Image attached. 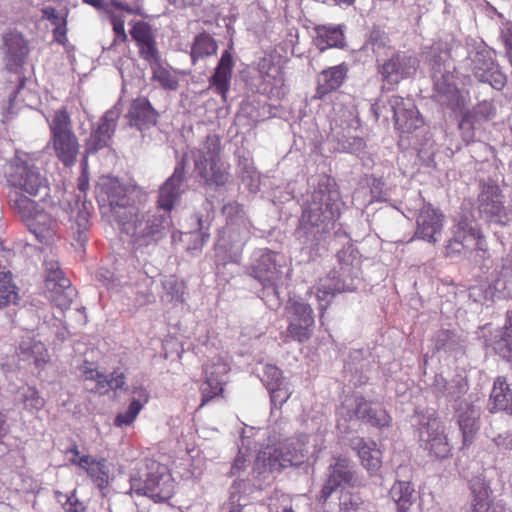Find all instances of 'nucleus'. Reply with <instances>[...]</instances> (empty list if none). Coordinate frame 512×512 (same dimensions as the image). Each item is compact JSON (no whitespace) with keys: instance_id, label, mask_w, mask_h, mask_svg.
Segmentation results:
<instances>
[{"instance_id":"nucleus-32","label":"nucleus","mask_w":512,"mask_h":512,"mask_svg":"<svg viewBox=\"0 0 512 512\" xmlns=\"http://www.w3.org/2000/svg\"><path fill=\"white\" fill-rule=\"evenodd\" d=\"M466 409L458 415V425L462 432L464 445L470 444L474 438L475 433L479 429L478 419L480 416L479 410L468 403H465Z\"/></svg>"},{"instance_id":"nucleus-48","label":"nucleus","mask_w":512,"mask_h":512,"mask_svg":"<svg viewBox=\"0 0 512 512\" xmlns=\"http://www.w3.org/2000/svg\"><path fill=\"white\" fill-rule=\"evenodd\" d=\"M110 22L115 34L114 44L125 43L128 40V36L125 32V20L122 15L115 13L110 14Z\"/></svg>"},{"instance_id":"nucleus-41","label":"nucleus","mask_w":512,"mask_h":512,"mask_svg":"<svg viewBox=\"0 0 512 512\" xmlns=\"http://www.w3.org/2000/svg\"><path fill=\"white\" fill-rule=\"evenodd\" d=\"M344 35L338 28H319L317 45L320 50H325L331 47H338L343 44Z\"/></svg>"},{"instance_id":"nucleus-53","label":"nucleus","mask_w":512,"mask_h":512,"mask_svg":"<svg viewBox=\"0 0 512 512\" xmlns=\"http://www.w3.org/2000/svg\"><path fill=\"white\" fill-rule=\"evenodd\" d=\"M337 259L341 265V270L343 274L347 271H350V266H353L354 261L356 260V256L354 255V250L352 245L349 244L347 248H343L337 253Z\"/></svg>"},{"instance_id":"nucleus-58","label":"nucleus","mask_w":512,"mask_h":512,"mask_svg":"<svg viewBox=\"0 0 512 512\" xmlns=\"http://www.w3.org/2000/svg\"><path fill=\"white\" fill-rule=\"evenodd\" d=\"M491 294V288H483L482 286H473L469 289V297L473 298L475 302H482L488 299V295Z\"/></svg>"},{"instance_id":"nucleus-37","label":"nucleus","mask_w":512,"mask_h":512,"mask_svg":"<svg viewBox=\"0 0 512 512\" xmlns=\"http://www.w3.org/2000/svg\"><path fill=\"white\" fill-rule=\"evenodd\" d=\"M390 496L397 506V511H408L415 500V489L411 482L397 481L390 490Z\"/></svg>"},{"instance_id":"nucleus-6","label":"nucleus","mask_w":512,"mask_h":512,"mask_svg":"<svg viewBox=\"0 0 512 512\" xmlns=\"http://www.w3.org/2000/svg\"><path fill=\"white\" fill-rule=\"evenodd\" d=\"M184 179V168L176 167L172 175L159 187L152 224H168L171 221V213L184 193Z\"/></svg>"},{"instance_id":"nucleus-20","label":"nucleus","mask_w":512,"mask_h":512,"mask_svg":"<svg viewBox=\"0 0 512 512\" xmlns=\"http://www.w3.org/2000/svg\"><path fill=\"white\" fill-rule=\"evenodd\" d=\"M472 62V73L478 81L488 83L497 90L504 87L506 77L487 53L477 52Z\"/></svg>"},{"instance_id":"nucleus-8","label":"nucleus","mask_w":512,"mask_h":512,"mask_svg":"<svg viewBox=\"0 0 512 512\" xmlns=\"http://www.w3.org/2000/svg\"><path fill=\"white\" fill-rule=\"evenodd\" d=\"M342 484L359 487L362 485V479L349 459L338 457L328 467V477L320 490L318 502L325 504Z\"/></svg>"},{"instance_id":"nucleus-44","label":"nucleus","mask_w":512,"mask_h":512,"mask_svg":"<svg viewBox=\"0 0 512 512\" xmlns=\"http://www.w3.org/2000/svg\"><path fill=\"white\" fill-rule=\"evenodd\" d=\"M367 43L371 46L372 51L376 52L389 47L390 38L385 30L379 26H374L370 31Z\"/></svg>"},{"instance_id":"nucleus-61","label":"nucleus","mask_w":512,"mask_h":512,"mask_svg":"<svg viewBox=\"0 0 512 512\" xmlns=\"http://www.w3.org/2000/svg\"><path fill=\"white\" fill-rule=\"evenodd\" d=\"M72 463H77L79 467L86 468L89 465L97 464L99 470H101L105 466V460L102 459L100 461H96L93 457L89 455L82 456L78 461L75 459L71 460Z\"/></svg>"},{"instance_id":"nucleus-31","label":"nucleus","mask_w":512,"mask_h":512,"mask_svg":"<svg viewBox=\"0 0 512 512\" xmlns=\"http://www.w3.org/2000/svg\"><path fill=\"white\" fill-rule=\"evenodd\" d=\"M151 69V80L167 91H175L179 88V78L175 71L165 67L161 57L148 63Z\"/></svg>"},{"instance_id":"nucleus-1","label":"nucleus","mask_w":512,"mask_h":512,"mask_svg":"<svg viewBox=\"0 0 512 512\" xmlns=\"http://www.w3.org/2000/svg\"><path fill=\"white\" fill-rule=\"evenodd\" d=\"M194 172L206 186L220 187L230 179V165L221 157V139L216 134L206 136L202 146L191 151Z\"/></svg>"},{"instance_id":"nucleus-57","label":"nucleus","mask_w":512,"mask_h":512,"mask_svg":"<svg viewBox=\"0 0 512 512\" xmlns=\"http://www.w3.org/2000/svg\"><path fill=\"white\" fill-rule=\"evenodd\" d=\"M114 512H137V505L129 498L126 497L113 504Z\"/></svg>"},{"instance_id":"nucleus-14","label":"nucleus","mask_w":512,"mask_h":512,"mask_svg":"<svg viewBox=\"0 0 512 512\" xmlns=\"http://www.w3.org/2000/svg\"><path fill=\"white\" fill-rule=\"evenodd\" d=\"M230 368L221 357H214L204 367L205 386L202 388L201 406L223 391V385L228 381Z\"/></svg>"},{"instance_id":"nucleus-42","label":"nucleus","mask_w":512,"mask_h":512,"mask_svg":"<svg viewBox=\"0 0 512 512\" xmlns=\"http://www.w3.org/2000/svg\"><path fill=\"white\" fill-rule=\"evenodd\" d=\"M339 505L343 512H358L364 505V500L359 492L346 490L340 496Z\"/></svg>"},{"instance_id":"nucleus-7","label":"nucleus","mask_w":512,"mask_h":512,"mask_svg":"<svg viewBox=\"0 0 512 512\" xmlns=\"http://www.w3.org/2000/svg\"><path fill=\"white\" fill-rule=\"evenodd\" d=\"M44 268L48 298L62 311L68 309L76 297L77 291L72 287L70 280L64 276L58 261L45 260Z\"/></svg>"},{"instance_id":"nucleus-64","label":"nucleus","mask_w":512,"mask_h":512,"mask_svg":"<svg viewBox=\"0 0 512 512\" xmlns=\"http://www.w3.org/2000/svg\"><path fill=\"white\" fill-rule=\"evenodd\" d=\"M42 18L49 20L54 26L60 24L62 20V18L58 16L56 9L52 6H47L42 9Z\"/></svg>"},{"instance_id":"nucleus-46","label":"nucleus","mask_w":512,"mask_h":512,"mask_svg":"<svg viewBox=\"0 0 512 512\" xmlns=\"http://www.w3.org/2000/svg\"><path fill=\"white\" fill-rule=\"evenodd\" d=\"M504 328H505V332H501V337L499 340L494 342L493 349L503 359L510 361L511 357H512V346H511L510 334L508 333L507 325H505Z\"/></svg>"},{"instance_id":"nucleus-47","label":"nucleus","mask_w":512,"mask_h":512,"mask_svg":"<svg viewBox=\"0 0 512 512\" xmlns=\"http://www.w3.org/2000/svg\"><path fill=\"white\" fill-rule=\"evenodd\" d=\"M443 219L441 211L428 204L422 208L416 224H440Z\"/></svg>"},{"instance_id":"nucleus-56","label":"nucleus","mask_w":512,"mask_h":512,"mask_svg":"<svg viewBox=\"0 0 512 512\" xmlns=\"http://www.w3.org/2000/svg\"><path fill=\"white\" fill-rule=\"evenodd\" d=\"M53 36L55 41L64 45L68 41L67 38V20L65 17L62 18L61 23L55 25L53 29Z\"/></svg>"},{"instance_id":"nucleus-49","label":"nucleus","mask_w":512,"mask_h":512,"mask_svg":"<svg viewBox=\"0 0 512 512\" xmlns=\"http://www.w3.org/2000/svg\"><path fill=\"white\" fill-rule=\"evenodd\" d=\"M97 382L101 387H104V384H107L111 389H120L124 386V374L122 372L114 371L109 376H105L96 372Z\"/></svg>"},{"instance_id":"nucleus-62","label":"nucleus","mask_w":512,"mask_h":512,"mask_svg":"<svg viewBox=\"0 0 512 512\" xmlns=\"http://www.w3.org/2000/svg\"><path fill=\"white\" fill-rule=\"evenodd\" d=\"M168 3L175 8L185 9L194 8L202 5L204 0H167Z\"/></svg>"},{"instance_id":"nucleus-10","label":"nucleus","mask_w":512,"mask_h":512,"mask_svg":"<svg viewBox=\"0 0 512 512\" xmlns=\"http://www.w3.org/2000/svg\"><path fill=\"white\" fill-rule=\"evenodd\" d=\"M419 64L420 61L417 56L399 50L378 67V72L384 84L394 86L415 75Z\"/></svg>"},{"instance_id":"nucleus-4","label":"nucleus","mask_w":512,"mask_h":512,"mask_svg":"<svg viewBox=\"0 0 512 512\" xmlns=\"http://www.w3.org/2000/svg\"><path fill=\"white\" fill-rule=\"evenodd\" d=\"M50 143L55 156L65 166L72 167L77 161L80 151L78 138L73 131L72 120L66 107L54 112L48 120Z\"/></svg>"},{"instance_id":"nucleus-59","label":"nucleus","mask_w":512,"mask_h":512,"mask_svg":"<svg viewBox=\"0 0 512 512\" xmlns=\"http://www.w3.org/2000/svg\"><path fill=\"white\" fill-rule=\"evenodd\" d=\"M96 279L98 282L102 283L107 289H110L113 285V273L106 269L100 268L96 273Z\"/></svg>"},{"instance_id":"nucleus-24","label":"nucleus","mask_w":512,"mask_h":512,"mask_svg":"<svg viewBox=\"0 0 512 512\" xmlns=\"http://www.w3.org/2000/svg\"><path fill=\"white\" fill-rule=\"evenodd\" d=\"M128 117L131 126L144 130L156 125L159 113L147 98H138L133 101Z\"/></svg>"},{"instance_id":"nucleus-12","label":"nucleus","mask_w":512,"mask_h":512,"mask_svg":"<svg viewBox=\"0 0 512 512\" xmlns=\"http://www.w3.org/2000/svg\"><path fill=\"white\" fill-rule=\"evenodd\" d=\"M8 182L31 196H37L41 190L47 189V180L37 168L21 160H16L13 164Z\"/></svg>"},{"instance_id":"nucleus-52","label":"nucleus","mask_w":512,"mask_h":512,"mask_svg":"<svg viewBox=\"0 0 512 512\" xmlns=\"http://www.w3.org/2000/svg\"><path fill=\"white\" fill-rule=\"evenodd\" d=\"M270 399L273 407H281L290 397V393L286 387H282V385H278L275 387H270Z\"/></svg>"},{"instance_id":"nucleus-28","label":"nucleus","mask_w":512,"mask_h":512,"mask_svg":"<svg viewBox=\"0 0 512 512\" xmlns=\"http://www.w3.org/2000/svg\"><path fill=\"white\" fill-rule=\"evenodd\" d=\"M351 447L357 450L363 467L370 475H375L381 468V452L377 449H372L362 438L358 437L351 440Z\"/></svg>"},{"instance_id":"nucleus-22","label":"nucleus","mask_w":512,"mask_h":512,"mask_svg":"<svg viewBox=\"0 0 512 512\" xmlns=\"http://www.w3.org/2000/svg\"><path fill=\"white\" fill-rule=\"evenodd\" d=\"M348 68L345 63L323 70L317 79L313 99L322 100L328 94L342 86L347 77Z\"/></svg>"},{"instance_id":"nucleus-39","label":"nucleus","mask_w":512,"mask_h":512,"mask_svg":"<svg viewBox=\"0 0 512 512\" xmlns=\"http://www.w3.org/2000/svg\"><path fill=\"white\" fill-rule=\"evenodd\" d=\"M11 278L10 271L0 265V308L10 303L15 304L18 299V294L15 291L16 287L11 285Z\"/></svg>"},{"instance_id":"nucleus-19","label":"nucleus","mask_w":512,"mask_h":512,"mask_svg":"<svg viewBox=\"0 0 512 512\" xmlns=\"http://www.w3.org/2000/svg\"><path fill=\"white\" fill-rule=\"evenodd\" d=\"M234 65L235 63L231 52L224 50L213 74L208 80L209 89H213L214 93L220 95L223 102L227 101L230 91Z\"/></svg>"},{"instance_id":"nucleus-45","label":"nucleus","mask_w":512,"mask_h":512,"mask_svg":"<svg viewBox=\"0 0 512 512\" xmlns=\"http://www.w3.org/2000/svg\"><path fill=\"white\" fill-rule=\"evenodd\" d=\"M159 226H139L134 245L146 246L160 237Z\"/></svg>"},{"instance_id":"nucleus-40","label":"nucleus","mask_w":512,"mask_h":512,"mask_svg":"<svg viewBox=\"0 0 512 512\" xmlns=\"http://www.w3.org/2000/svg\"><path fill=\"white\" fill-rule=\"evenodd\" d=\"M17 401L21 402L27 410L39 411L45 405V399L39 395L35 387H21L17 391Z\"/></svg>"},{"instance_id":"nucleus-16","label":"nucleus","mask_w":512,"mask_h":512,"mask_svg":"<svg viewBox=\"0 0 512 512\" xmlns=\"http://www.w3.org/2000/svg\"><path fill=\"white\" fill-rule=\"evenodd\" d=\"M291 308L292 315L288 326L289 335L299 342L307 341L313 332V310L309 304L299 301H295Z\"/></svg>"},{"instance_id":"nucleus-25","label":"nucleus","mask_w":512,"mask_h":512,"mask_svg":"<svg viewBox=\"0 0 512 512\" xmlns=\"http://www.w3.org/2000/svg\"><path fill=\"white\" fill-rule=\"evenodd\" d=\"M488 409L491 413L506 412L512 415V394L506 378L498 377L493 385Z\"/></svg>"},{"instance_id":"nucleus-43","label":"nucleus","mask_w":512,"mask_h":512,"mask_svg":"<svg viewBox=\"0 0 512 512\" xmlns=\"http://www.w3.org/2000/svg\"><path fill=\"white\" fill-rule=\"evenodd\" d=\"M29 231L35 242L31 240L27 243L28 245L36 246V243L51 245L54 241L55 231L52 226H29Z\"/></svg>"},{"instance_id":"nucleus-27","label":"nucleus","mask_w":512,"mask_h":512,"mask_svg":"<svg viewBox=\"0 0 512 512\" xmlns=\"http://www.w3.org/2000/svg\"><path fill=\"white\" fill-rule=\"evenodd\" d=\"M218 44L207 32L197 34L190 47L191 63L195 65L198 61L204 60L217 53Z\"/></svg>"},{"instance_id":"nucleus-23","label":"nucleus","mask_w":512,"mask_h":512,"mask_svg":"<svg viewBox=\"0 0 512 512\" xmlns=\"http://www.w3.org/2000/svg\"><path fill=\"white\" fill-rule=\"evenodd\" d=\"M432 391L436 397H445L449 401L458 402L468 390L467 378L457 374L451 380H446L442 375L434 376Z\"/></svg>"},{"instance_id":"nucleus-30","label":"nucleus","mask_w":512,"mask_h":512,"mask_svg":"<svg viewBox=\"0 0 512 512\" xmlns=\"http://www.w3.org/2000/svg\"><path fill=\"white\" fill-rule=\"evenodd\" d=\"M435 349L452 355H462L465 352V340L452 330H441L435 338Z\"/></svg>"},{"instance_id":"nucleus-17","label":"nucleus","mask_w":512,"mask_h":512,"mask_svg":"<svg viewBox=\"0 0 512 512\" xmlns=\"http://www.w3.org/2000/svg\"><path fill=\"white\" fill-rule=\"evenodd\" d=\"M350 407L351 410L347 412L349 420L356 418L377 428L387 427L390 424L391 418L386 410L379 406L374 407L362 396L356 397Z\"/></svg>"},{"instance_id":"nucleus-26","label":"nucleus","mask_w":512,"mask_h":512,"mask_svg":"<svg viewBox=\"0 0 512 512\" xmlns=\"http://www.w3.org/2000/svg\"><path fill=\"white\" fill-rule=\"evenodd\" d=\"M115 128L116 123L114 119L109 118L108 114H105L104 117L101 118L97 129L90 135L87 143V151L89 153H94L107 146L115 132Z\"/></svg>"},{"instance_id":"nucleus-15","label":"nucleus","mask_w":512,"mask_h":512,"mask_svg":"<svg viewBox=\"0 0 512 512\" xmlns=\"http://www.w3.org/2000/svg\"><path fill=\"white\" fill-rule=\"evenodd\" d=\"M130 35L138 49V54L145 62L150 63L161 57L156 34L150 24L144 21H136L132 24Z\"/></svg>"},{"instance_id":"nucleus-60","label":"nucleus","mask_w":512,"mask_h":512,"mask_svg":"<svg viewBox=\"0 0 512 512\" xmlns=\"http://www.w3.org/2000/svg\"><path fill=\"white\" fill-rule=\"evenodd\" d=\"M64 510L65 512H86V507L72 495L64 504Z\"/></svg>"},{"instance_id":"nucleus-55","label":"nucleus","mask_w":512,"mask_h":512,"mask_svg":"<svg viewBox=\"0 0 512 512\" xmlns=\"http://www.w3.org/2000/svg\"><path fill=\"white\" fill-rule=\"evenodd\" d=\"M316 226H299L296 230V235L301 238L305 237V241L303 242L306 245H316L319 241V239L316 237V232L314 231V228Z\"/></svg>"},{"instance_id":"nucleus-51","label":"nucleus","mask_w":512,"mask_h":512,"mask_svg":"<svg viewBox=\"0 0 512 512\" xmlns=\"http://www.w3.org/2000/svg\"><path fill=\"white\" fill-rule=\"evenodd\" d=\"M262 381L266 384L267 389L278 385H283L282 371L275 366H267Z\"/></svg>"},{"instance_id":"nucleus-5","label":"nucleus","mask_w":512,"mask_h":512,"mask_svg":"<svg viewBox=\"0 0 512 512\" xmlns=\"http://www.w3.org/2000/svg\"><path fill=\"white\" fill-rule=\"evenodd\" d=\"M418 441L430 456L443 459L449 456L451 447L445 429L435 412L423 415L418 423Z\"/></svg>"},{"instance_id":"nucleus-34","label":"nucleus","mask_w":512,"mask_h":512,"mask_svg":"<svg viewBox=\"0 0 512 512\" xmlns=\"http://www.w3.org/2000/svg\"><path fill=\"white\" fill-rule=\"evenodd\" d=\"M208 228L209 226H198L192 230L173 232L172 238L174 241L178 239L187 250H197L209 238Z\"/></svg>"},{"instance_id":"nucleus-63","label":"nucleus","mask_w":512,"mask_h":512,"mask_svg":"<svg viewBox=\"0 0 512 512\" xmlns=\"http://www.w3.org/2000/svg\"><path fill=\"white\" fill-rule=\"evenodd\" d=\"M82 166H83V172L78 178L77 188L79 189V191H81L85 194L86 191L89 189V177L85 171L86 166H87V157H85L83 159Z\"/></svg>"},{"instance_id":"nucleus-54","label":"nucleus","mask_w":512,"mask_h":512,"mask_svg":"<svg viewBox=\"0 0 512 512\" xmlns=\"http://www.w3.org/2000/svg\"><path fill=\"white\" fill-rule=\"evenodd\" d=\"M442 226H417L415 235L428 242H437V235L440 234Z\"/></svg>"},{"instance_id":"nucleus-13","label":"nucleus","mask_w":512,"mask_h":512,"mask_svg":"<svg viewBox=\"0 0 512 512\" xmlns=\"http://www.w3.org/2000/svg\"><path fill=\"white\" fill-rule=\"evenodd\" d=\"M276 257L277 255L272 251L265 252L252 266L253 277L263 284V293L267 296L278 295L277 281L283 274L282 266L278 264Z\"/></svg>"},{"instance_id":"nucleus-3","label":"nucleus","mask_w":512,"mask_h":512,"mask_svg":"<svg viewBox=\"0 0 512 512\" xmlns=\"http://www.w3.org/2000/svg\"><path fill=\"white\" fill-rule=\"evenodd\" d=\"M340 214V192L335 179L328 175L320 177L312 193L311 202L303 217L308 224H329L336 221Z\"/></svg>"},{"instance_id":"nucleus-29","label":"nucleus","mask_w":512,"mask_h":512,"mask_svg":"<svg viewBox=\"0 0 512 512\" xmlns=\"http://www.w3.org/2000/svg\"><path fill=\"white\" fill-rule=\"evenodd\" d=\"M98 197L102 201H107L112 209L123 207L127 202L124 187L114 179H107L99 185Z\"/></svg>"},{"instance_id":"nucleus-33","label":"nucleus","mask_w":512,"mask_h":512,"mask_svg":"<svg viewBox=\"0 0 512 512\" xmlns=\"http://www.w3.org/2000/svg\"><path fill=\"white\" fill-rule=\"evenodd\" d=\"M257 70L265 82L271 83L273 86L279 88L284 86L285 77L283 68L275 63L273 56L262 57L258 61Z\"/></svg>"},{"instance_id":"nucleus-9","label":"nucleus","mask_w":512,"mask_h":512,"mask_svg":"<svg viewBox=\"0 0 512 512\" xmlns=\"http://www.w3.org/2000/svg\"><path fill=\"white\" fill-rule=\"evenodd\" d=\"M285 449L284 447L266 446L260 450L253 465L255 479L265 482L274 472H281L286 467L297 465L295 456L289 451L285 452Z\"/></svg>"},{"instance_id":"nucleus-2","label":"nucleus","mask_w":512,"mask_h":512,"mask_svg":"<svg viewBox=\"0 0 512 512\" xmlns=\"http://www.w3.org/2000/svg\"><path fill=\"white\" fill-rule=\"evenodd\" d=\"M131 490L155 502H165L174 493V480L166 466L156 461H146L130 478Z\"/></svg>"},{"instance_id":"nucleus-50","label":"nucleus","mask_w":512,"mask_h":512,"mask_svg":"<svg viewBox=\"0 0 512 512\" xmlns=\"http://www.w3.org/2000/svg\"><path fill=\"white\" fill-rule=\"evenodd\" d=\"M163 288L166 293L171 296V299L183 301V283L179 282L174 276H170L163 281Z\"/></svg>"},{"instance_id":"nucleus-21","label":"nucleus","mask_w":512,"mask_h":512,"mask_svg":"<svg viewBox=\"0 0 512 512\" xmlns=\"http://www.w3.org/2000/svg\"><path fill=\"white\" fill-rule=\"evenodd\" d=\"M478 209L487 220L493 221V217H499L504 211L503 195L497 184L483 183L478 195Z\"/></svg>"},{"instance_id":"nucleus-35","label":"nucleus","mask_w":512,"mask_h":512,"mask_svg":"<svg viewBox=\"0 0 512 512\" xmlns=\"http://www.w3.org/2000/svg\"><path fill=\"white\" fill-rule=\"evenodd\" d=\"M9 201L13 210L23 221L34 220L42 215L37 202L22 194L10 195Z\"/></svg>"},{"instance_id":"nucleus-38","label":"nucleus","mask_w":512,"mask_h":512,"mask_svg":"<svg viewBox=\"0 0 512 512\" xmlns=\"http://www.w3.org/2000/svg\"><path fill=\"white\" fill-rule=\"evenodd\" d=\"M437 95L441 105L453 110L460 108L463 103L460 90L454 84H441L437 87Z\"/></svg>"},{"instance_id":"nucleus-18","label":"nucleus","mask_w":512,"mask_h":512,"mask_svg":"<svg viewBox=\"0 0 512 512\" xmlns=\"http://www.w3.org/2000/svg\"><path fill=\"white\" fill-rule=\"evenodd\" d=\"M3 49L6 67L10 71H17L24 64L28 54V42L22 33L11 30L3 35Z\"/></svg>"},{"instance_id":"nucleus-36","label":"nucleus","mask_w":512,"mask_h":512,"mask_svg":"<svg viewBox=\"0 0 512 512\" xmlns=\"http://www.w3.org/2000/svg\"><path fill=\"white\" fill-rule=\"evenodd\" d=\"M19 356L24 361L32 360L39 367L46 361L47 350L42 342L28 337L19 345Z\"/></svg>"},{"instance_id":"nucleus-11","label":"nucleus","mask_w":512,"mask_h":512,"mask_svg":"<svg viewBox=\"0 0 512 512\" xmlns=\"http://www.w3.org/2000/svg\"><path fill=\"white\" fill-rule=\"evenodd\" d=\"M388 103L393 111L395 128L400 134H411L424 125V119L411 99L393 95Z\"/></svg>"}]
</instances>
